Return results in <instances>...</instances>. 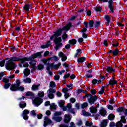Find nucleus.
<instances>
[{"instance_id":"obj_35","label":"nucleus","mask_w":127,"mask_h":127,"mask_svg":"<svg viewBox=\"0 0 127 127\" xmlns=\"http://www.w3.org/2000/svg\"><path fill=\"white\" fill-rule=\"evenodd\" d=\"M108 126V122L106 120H104L103 122L101 123L100 127H106Z\"/></svg>"},{"instance_id":"obj_15","label":"nucleus","mask_w":127,"mask_h":127,"mask_svg":"<svg viewBox=\"0 0 127 127\" xmlns=\"http://www.w3.org/2000/svg\"><path fill=\"white\" fill-rule=\"evenodd\" d=\"M104 69H106L107 72L108 73H112V72H116V69L113 68V67H111L110 66H107L104 68Z\"/></svg>"},{"instance_id":"obj_26","label":"nucleus","mask_w":127,"mask_h":127,"mask_svg":"<svg viewBox=\"0 0 127 127\" xmlns=\"http://www.w3.org/2000/svg\"><path fill=\"white\" fill-rule=\"evenodd\" d=\"M86 60V58L85 57H82L77 59L78 63H83V62H85Z\"/></svg>"},{"instance_id":"obj_57","label":"nucleus","mask_w":127,"mask_h":127,"mask_svg":"<svg viewBox=\"0 0 127 127\" xmlns=\"http://www.w3.org/2000/svg\"><path fill=\"white\" fill-rule=\"evenodd\" d=\"M62 115V112H56L55 113V117H58V116H61Z\"/></svg>"},{"instance_id":"obj_25","label":"nucleus","mask_w":127,"mask_h":127,"mask_svg":"<svg viewBox=\"0 0 127 127\" xmlns=\"http://www.w3.org/2000/svg\"><path fill=\"white\" fill-rule=\"evenodd\" d=\"M113 55L114 57H116V56H118L119 55V53H120V51L119 49L117 48L114 50L113 51Z\"/></svg>"},{"instance_id":"obj_16","label":"nucleus","mask_w":127,"mask_h":127,"mask_svg":"<svg viewBox=\"0 0 127 127\" xmlns=\"http://www.w3.org/2000/svg\"><path fill=\"white\" fill-rule=\"evenodd\" d=\"M104 19H105V20L107 21L106 25H110V23L111 22V18L110 15L108 14L105 15Z\"/></svg>"},{"instance_id":"obj_54","label":"nucleus","mask_w":127,"mask_h":127,"mask_svg":"<svg viewBox=\"0 0 127 127\" xmlns=\"http://www.w3.org/2000/svg\"><path fill=\"white\" fill-rule=\"evenodd\" d=\"M51 110H56V105L55 104H53L52 105L50 106Z\"/></svg>"},{"instance_id":"obj_32","label":"nucleus","mask_w":127,"mask_h":127,"mask_svg":"<svg viewBox=\"0 0 127 127\" xmlns=\"http://www.w3.org/2000/svg\"><path fill=\"white\" fill-rule=\"evenodd\" d=\"M43 97H44V92L43 91H40L38 93V97L42 99V98H43Z\"/></svg>"},{"instance_id":"obj_9","label":"nucleus","mask_w":127,"mask_h":127,"mask_svg":"<svg viewBox=\"0 0 127 127\" xmlns=\"http://www.w3.org/2000/svg\"><path fill=\"white\" fill-rule=\"evenodd\" d=\"M98 100V96L97 95L92 96L88 99V103L90 105L95 104V102Z\"/></svg>"},{"instance_id":"obj_51","label":"nucleus","mask_w":127,"mask_h":127,"mask_svg":"<svg viewBox=\"0 0 127 127\" xmlns=\"http://www.w3.org/2000/svg\"><path fill=\"white\" fill-rule=\"evenodd\" d=\"M68 91H69V89H68L67 88V87H65V88H63L62 92L63 93H64V94H66V93H68Z\"/></svg>"},{"instance_id":"obj_30","label":"nucleus","mask_w":127,"mask_h":127,"mask_svg":"<svg viewBox=\"0 0 127 127\" xmlns=\"http://www.w3.org/2000/svg\"><path fill=\"white\" fill-rule=\"evenodd\" d=\"M108 118L109 121H114V120H115V118H116V116L115 115L111 113L108 116Z\"/></svg>"},{"instance_id":"obj_37","label":"nucleus","mask_w":127,"mask_h":127,"mask_svg":"<svg viewBox=\"0 0 127 127\" xmlns=\"http://www.w3.org/2000/svg\"><path fill=\"white\" fill-rule=\"evenodd\" d=\"M101 25V21H96L94 24L95 28L98 29V27Z\"/></svg>"},{"instance_id":"obj_20","label":"nucleus","mask_w":127,"mask_h":127,"mask_svg":"<svg viewBox=\"0 0 127 127\" xmlns=\"http://www.w3.org/2000/svg\"><path fill=\"white\" fill-rule=\"evenodd\" d=\"M67 121L70 122V121H71V117H70V116L68 115H65L64 119V124H68V122H67Z\"/></svg>"},{"instance_id":"obj_59","label":"nucleus","mask_w":127,"mask_h":127,"mask_svg":"<svg viewBox=\"0 0 127 127\" xmlns=\"http://www.w3.org/2000/svg\"><path fill=\"white\" fill-rule=\"evenodd\" d=\"M66 60H67V56L65 55L62 57V61L63 62H65V61H66Z\"/></svg>"},{"instance_id":"obj_43","label":"nucleus","mask_w":127,"mask_h":127,"mask_svg":"<svg viewBox=\"0 0 127 127\" xmlns=\"http://www.w3.org/2000/svg\"><path fill=\"white\" fill-rule=\"evenodd\" d=\"M11 83H5L4 85V89H8V88H9V87H10V86H11Z\"/></svg>"},{"instance_id":"obj_2","label":"nucleus","mask_w":127,"mask_h":127,"mask_svg":"<svg viewBox=\"0 0 127 127\" xmlns=\"http://www.w3.org/2000/svg\"><path fill=\"white\" fill-rule=\"evenodd\" d=\"M15 59H16V57H12L10 58V60H8L5 64V67L6 70L11 71V70L15 69V67H16V64H14V63L16 62V60Z\"/></svg>"},{"instance_id":"obj_24","label":"nucleus","mask_w":127,"mask_h":127,"mask_svg":"<svg viewBox=\"0 0 127 127\" xmlns=\"http://www.w3.org/2000/svg\"><path fill=\"white\" fill-rule=\"evenodd\" d=\"M26 97H31L32 98H34L35 95L33 92L30 91H27L26 92L25 94Z\"/></svg>"},{"instance_id":"obj_45","label":"nucleus","mask_w":127,"mask_h":127,"mask_svg":"<svg viewBox=\"0 0 127 127\" xmlns=\"http://www.w3.org/2000/svg\"><path fill=\"white\" fill-rule=\"evenodd\" d=\"M24 82L25 83H28V84H30V83H31V79H30V78L27 77L24 80Z\"/></svg>"},{"instance_id":"obj_19","label":"nucleus","mask_w":127,"mask_h":127,"mask_svg":"<svg viewBox=\"0 0 127 127\" xmlns=\"http://www.w3.org/2000/svg\"><path fill=\"white\" fill-rule=\"evenodd\" d=\"M54 64H55V63H48L47 65V71H49L50 69H52V68H54Z\"/></svg>"},{"instance_id":"obj_14","label":"nucleus","mask_w":127,"mask_h":127,"mask_svg":"<svg viewBox=\"0 0 127 127\" xmlns=\"http://www.w3.org/2000/svg\"><path fill=\"white\" fill-rule=\"evenodd\" d=\"M100 115L102 117H106V115H107V111L105 110L104 107H101V109L99 111Z\"/></svg>"},{"instance_id":"obj_44","label":"nucleus","mask_w":127,"mask_h":127,"mask_svg":"<svg viewBox=\"0 0 127 127\" xmlns=\"http://www.w3.org/2000/svg\"><path fill=\"white\" fill-rule=\"evenodd\" d=\"M64 41H67V38H68V35H62V37Z\"/></svg>"},{"instance_id":"obj_28","label":"nucleus","mask_w":127,"mask_h":127,"mask_svg":"<svg viewBox=\"0 0 127 127\" xmlns=\"http://www.w3.org/2000/svg\"><path fill=\"white\" fill-rule=\"evenodd\" d=\"M24 74L26 77H27L30 74V69L29 68H25L24 69Z\"/></svg>"},{"instance_id":"obj_48","label":"nucleus","mask_w":127,"mask_h":127,"mask_svg":"<svg viewBox=\"0 0 127 127\" xmlns=\"http://www.w3.org/2000/svg\"><path fill=\"white\" fill-rule=\"evenodd\" d=\"M82 114L84 117H89V116H90V113L87 112L85 110H82Z\"/></svg>"},{"instance_id":"obj_64","label":"nucleus","mask_w":127,"mask_h":127,"mask_svg":"<svg viewBox=\"0 0 127 127\" xmlns=\"http://www.w3.org/2000/svg\"><path fill=\"white\" fill-rule=\"evenodd\" d=\"M58 55H59V57H63L64 56V54L63 53V52H60L59 53V54H58Z\"/></svg>"},{"instance_id":"obj_1","label":"nucleus","mask_w":127,"mask_h":127,"mask_svg":"<svg viewBox=\"0 0 127 127\" xmlns=\"http://www.w3.org/2000/svg\"><path fill=\"white\" fill-rule=\"evenodd\" d=\"M73 25L72 23L69 22L68 24L64 26L62 28H58L55 32H54V34L52 35L50 37V40H53L54 37H59L62 35L63 31L68 32V30H70L71 27H72Z\"/></svg>"},{"instance_id":"obj_38","label":"nucleus","mask_w":127,"mask_h":127,"mask_svg":"<svg viewBox=\"0 0 127 127\" xmlns=\"http://www.w3.org/2000/svg\"><path fill=\"white\" fill-rule=\"evenodd\" d=\"M65 105V101L64 100H61V101L59 103V106L60 108H63Z\"/></svg>"},{"instance_id":"obj_55","label":"nucleus","mask_w":127,"mask_h":127,"mask_svg":"<svg viewBox=\"0 0 127 127\" xmlns=\"http://www.w3.org/2000/svg\"><path fill=\"white\" fill-rule=\"evenodd\" d=\"M60 66H61V63H59L57 64H54V69H56V68H58Z\"/></svg>"},{"instance_id":"obj_27","label":"nucleus","mask_w":127,"mask_h":127,"mask_svg":"<svg viewBox=\"0 0 127 127\" xmlns=\"http://www.w3.org/2000/svg\"><path fill=\"white\" fill-rule=\"evenodd\" d=\"M69 44H70L71 45H75L76 43H77V40L75 39H72L71 40H69L68 41Z\"/></svg>"},{"instance_id":"obj_18","label":"nucleus","mask_w":127,"mask_h":127,"mask_svg":"<svg viewBox=\"0 0 127 127\" xmlns=\"http://www.w3.org/2000/svg\"><path fill=\"white\" fill-rule=\"evenodd\" d=\"M89 110L91 114H96V113H97L98 111V108L93 106L90 107Z\"/></svg>"},{"instance_id":"obj_63","label":"nucleus","mask_w":127,"mask_h":127,"mask_svg":"<svg viewBox=\"0 0 127 127\" xmlns=\"http://www.w3.org/2000/svg\"><path fill=\"white\" fill-rule=\"evenodd\" d=\"M80 32L81 33H85V32H87V28H83V29L80 30Z\"/></svg>"},{"instance_id":"obj_56","label":"nucleus","mask_w":127,"mask_h":127,"mask_svg":"<svg viewBox=\"0 0 127 127\" xmlns=\"http://www.w3.org/2000/svg\"><path fill=\"white\" fill-rule=\"evenodd\" d=\"M48 97L49 99H54V94L53 93H49Z\"/></svg>"},{"instance_id":"obj_8","label":"nucleus","mask_w":127,"mask_h":127,"mask_svg":"<svg viewBox=\"0 0 127 127\" xmlns=\"http://www.w3.org/2000/svg\"><path fill=\"white\" fill-rule=\"evenodd\" d=\"M29 110L27 109H25L23 111L22 114V117L25 121H27L29 119V117L27 115H29Z\"/></svg>"},{"instance_id":"obj_40","label":"nucleus","mask_w":127,"mask_h":127,"mask_svg":"<svg viewBox=\"0 0 127 127\" xmlns=\"http://www.w3.org/2000/svg\"><path fill=\"white\" fill-rule=\"evenodd\" d=\"M50 86L51 88H55L56 87V83H55V82L52 81L50 82Z\"/></svg>"},{"instance_id":"obj_46","label":"nucleus","mask_w":127,"mask_h":127,"mask_svg":"<svg viewBox=\"0 0 127 127\" xmlns=\"http://www.w3.org/2000/svg\"><path fill=\"white\" fill-rule=\"evenodd\" d=\"M104 92H105V87L102 86L101 91H99L98 94L99 95H103V94H104Z\"/></svg>"},{"instance_id":"obj_10","label":"nucleus","mask_w":127,"mask_h":127,"mask_svg":"<svg viewBox=\"0 0 127 127\" xmlns=\"http://www.w3.org/2000/svg\"><path fill=\"white\" fill-rule=\"evenodd\" d=\"M116 111L118 113H123V112H124V117L127 116V109L125 108L124 107H119L116 109Z\"/></svg>"},{"instance_id":"obj_42","label":"nucleus","mask_w":127,"mask_h":127,"mask_svg":"<svg viewBox=\"0 0 127 127\" xmlns=\"http://www.w3.org/2000/svg\"><path fill=\"white\" fill-rule=\"evenodd\" d=\"M41 62L43 63L44 65H47V64H48V60L44 58L43 59L41 60Z\"/></svg>"},{"instance_id":"obj_49","label":"nucleus","mask_w":127,"mask_h":127,"mask_svg":"<svg viewBox=\"0 0 127 127\" xmlns=\"http://www.w3.org/2000/svg\"><path fill=\"white\" fill-rule=\"evenodd\" d=\"M56 92V90L55 89L50 88L49 90V94H54Z\"/></svg>"},{"instance_id":"obj_33","label":"nucleus","mask_w":127,"mask_h":127,"mask_svg":"<svg viewBox=\"0 0 127 127\" xmlns=\"http://www.w3.org/2000/svg\"><path fill=\"white\" fill-rule=\"evenodd\" d=\"M40 86V84H34L32 85V89L33 90V91H36L37 90H38V87Z\"/></svg>"},{"instance_id":"obj_12","label":"nucleus","mask_w":127,"mask_h":127,"mask_svg":"<svg viewBox=\"0 0 127 127\" xmlns=\"http://www.w3.org/2000/svg\"><path fill=\"white\" fill-rule=\"evenodd\" d=\"M107 2H108V8L114 13V0H109Z\"/></svg>"},{"instance_id":"obj_58","label":"nucleus","mask_w":127,"mask_h":127,"mask_svg":"<svg viewBox=\"0 0 127 127\" xmlns=\"http://www.w3.org/2000/svg\"><path fill=\"white\" fill-rule=\"evenodd\" d=\"M3 82L5 84H6V83H9V79H8V78H3Z\"/></svg>"},{"instance_id":"obj_6","label":"nucleus","mask_w":127,"mask_h":127,"mask_svg":"<svg viewBox=\"0 0 127 127\" xmlns=\"http://www.w3.org/2000/svg\"><path fill=\"white\" fill-rule=\"evenodd\" d=\"M33 104L36 106V107H39L41 104L43 103V99L40 98V97H35L33 101Z\"/></svg>"},{"instance_id":"obj_3","label":"nucleus","mask_w":127,"mask_h":127,"mask_svg":"<svg viewBox=\"0 0 127 127\" xmlns=\"http://www.w3.org/2000/svg\"><path fill=\"white\" fill-rule=\"evenodd\" d=\"M16 84H12L10 87V91L12 92H16V91H20V92L24 91V87L20 86V80L18 79L16 81Z\"/></svg>"},{"instance_id":"obj_31","label":"nucleus","mask_w":127,"mask_h":127,"mask_svg":"<svg viewBox=\"0 0 127 127\" xmlns=\"http://www.w3.org/2000/svg\"><path fill=\"white\" fill-rule=\"evenodd\" d=\"M94 9L95 11L101 12V10H103V8L101 6L94 7Z\"/></svg>"},{"instance_id":"obj_21","label":"nucleus","mask_w":127,"mask_h":127,"mask_svg":"<svg viewBox=\"0 0 127 127\" xmlns=\"http://www.w3.org/2000/svg\"><path fill=\"white\" fill-rule=\"evenodd\" d=\"M19 107L20 109H24L26 107V102L25 101H21L19 104Z\"/></svg>"},{"instance_id":"obj_11","label":"nucleus","mask_w":127,"mask_h":127,"mask_svg":"<svg viewBox=\"0 0 127 127\" xmlns=\"http://www.w3.org/2000/svg\"><path fill=\"white\" fill-rule=\"evenodd\" d=\"M27 57H23L22 56H19V57H16V59H15L16 61H20L22 64H24L26 61Z\"/></svg>"},{"instance_id":"obj_53","label":"nucleus","mask_w":127,"mask_h":127,"mask_svg":"<svg viewBox=\"0 0 127 127\" xmlns=\"http://www.w3.org/2000/svg\"><path fill=\"white\" fill-rule=\"evenodd\" d=\"M43 117V115H42V114L41 113L38 114L37 116V118L38 120H41Z\"/></svg>"},{"instance_id":"obj_41","label":"nucleus","mask_w":127,"mask_h":127,"mask_svg":"<svg viewBox=\"0 0 127 127\" xmlns=\"http://www.w3.org/2000/svg\"><path fill=\"white\" fill-rule=\"evenodd\" d=\"M81 106V109H85L87 108L88 106H89V104L87 102H84L83 104H82Z\"/></svg>"},{"instance_id":"obj_39","label":"nucleus","mask_w":127,"mask_h":127,"mask_svg":"<svg viewBox=\"0 0 127 127\" xmlns=\"http://www.w3.org/2000/svg\"><path fill=\"white\" fill-rule=\"evenodd\" d=\"M38 70H43L44 69V65L42 64H39L37 66Z\"/></svg>"},{"instance_id":"obj_7","label":"nucleus","mask_w":127,"mask_h":127,"mask_svg":"<svg viewBox=\"0 0 127 127\" xmlns=\"http://www.w3.org/2000/svg\"><path fill=\"white\" fill-rule=\"evenodd\" d=\"M121 121H119L116 123L117 127H123V124H127V119H126V116H121Z\"/></svg>"},{"instance_id":"obj_22","label":"nucleus","mask_w":127,"mask_h":127,"mask_svg":"<svg viewBox=\"0 0 127 127\" xmlns=\"http://www.w3.org/2000/svg\"><path fill=\"white\" fill-rule=\"evenodd\" d=\"M81 54H82V50L81 49H78L76 50V53L74 55V58H77L78 56H80Z\"/></svg>"},{"instance_id":"obj_4","label":"nucleus","mask_w":127,"mask_h":127,"mask_svg":"<svg viewBox=\"0 0 127 127\" xmlns=\"http://www.w3.org/2000/svg\"><path fill=\"white\" fill-rule=\"evenodd\" d=\"M55 39L54 40V44L56 45L55 47V49L56 51H57L60 48V47H62V38L61 37H55Z\"/></svg>"},{"instance_id":"obj_36","label":"nucleus","mask_w":127,"mask_h":127,"mask_svg":"<svg viewBox=\"0 0 127 127\" xmlns=\"http://www.w3.org/2000/svg\"><path fill=\"white\" fill-rule=\"evenodd\" d=\"M112 42H113L112 46L114 48L118 47V46H119V45L120 44V43H119L118 41H116V40H115V42L113 41Z\"/></svg>"},{"instance_id":"obj_23","label":"nucleus","mask_w":127,"mask_h":127,"mask_svg":"<svg viewBox=\"0 0 127 127\" xmlns=\"http://www.w3.org/2000/svg\"><path fill=\"white\" fill-rule=\"evenodd\" d=\"M118 84V81L116 80H111L108 83H107V85H111V86H114V85H117Z\"/></svg>"},{"instance_id":"obj_29","label":"nucleus","mask_w":127,"mask_h":127,"mask_svg":"<svg viewBox=\"0 0 127 127\" xmlns=\"http://www.w3.org/2000/svg\"><path fill=\"white\" fill-rule=\"evenodd\" d=\"M54 120L57 122V123H60L61 121L63 120L62 117H54Z\"/></svg>"},{"instance_id":"obj_62","label":"nucleus","mask_w":127,"mask_h":127,"mask_svg":"<svg viewBox=\"0 0 127 127\" xmlns=\"http://www.w3.org/2000/svg\"><path fill=\"white\" fill-rule=\"evenodd\" d=\"M90 93L92 95H96L97 91L95 89H92L90 90Z\"/></svg>"},{"instance_id":"obj_5","label":"nucleus","mask_w":127,"mask_h":127,"mask_svg":"<svg viewBox=\"0 0 127 127\" xmlns=\"http://www.w3.org/2000/svg\"><path fill=\"white\" fill-rule=\"evenodd\" d=\"M42 53H43V52H38L34 53V54H32L28 58H27V60H26L27 61H32L33 59H35L36 58H41V57H42Z\"/></svg>"},{"instance_id":"obj_60","label":"nucleus","mask_w":127,"mask_h":127,"mask_svg":"<svg viewBox=\"0 0 127 127\" xmlns=\"http://www.w3.org/2000/svg\"><path fill=\"white\" fill-rule=\"evenodd\" d=\"M59 79H60V75H55L54 80H55V81H58Z\"/></svg>"},{"instance_id":"obj_17","label":"nucleus","mask_w":127,"mask_h":127,"mask_svg":"<svg viewBox=\"0 0 127 127\" xmlns=\"http://www.w3.org/2000/svg\"><path fill=\"white\" fill-rule=\"evenodd\" d=\"M50 45H51V41H48L46 45H41V48H42V49H45V48H48Z\"/></svg>"},{"instance_id":"obj_61","label":"nucleus","mask_w":127,"mask_h":127,"mask_svg":"<svg viewBox=\"0 0 127 127\" xmlns=\"http://www.w3.org/2000/svg\"><path fill=\"white\" fill-rule=\"evenodd\" d=\"M98 83V79H94L92 81V83L93 85H96Z\"/></svg>"},{"instance_id":"obj_52","label":"nucleus","mask_w":127,"mask_h":127,"mask_svg":"<svg viewBox=\"0 0 127 127\" xmlns=\"http://www.w3.org/2000/svg\"><path fill=\"white\" fill-rule=\"evenodd\" d=\"M5 64V60H2L0 62V67H3Z\"/></svg>"},{"instance_id":"obj_34","label":"nucleus","mask_w":127,"mask_h":127,"mask_svg":"<svg viewBox=\"0 0 127 127\" xmlns=\"http://www.w3.org/2000/svg\"><path fill=\"white\" fill-rule=\"evenodd\" d=\"M94 27V20H91L88 22V27L93 28Z\"/></svg>"},{"instance_id":"obj_50","label":"nucleus","mask_w":127,"mask_h":127,"mask_svg":"<svg viewBox=\"0 0 127 127\" xmlns=\"http://www.w3.org/2000/svg\"><path fill=\"white\" fill-rule=\"evenodd\" d=\"M44 120L45 122H48V124H51L52 123V121L51 120L49 119V118L47 117H45Z\"/></svg>"},{"instance_id":"obj_47","label":"nucleus","mask_w":127,"mask_h":127,"mask_svg":"<svg viewBox=\"0 0 127 127\" xmlns=\"http://www.w3.org/2000/svg\"><path fill=\"white\" fill-rule=\"evenodd\" d=\"M92 125H93V122H90V121H86L85 123V126L86 127H92Z\"/></svg>"},{"instance_id":"obj_13","label":"nucleus","mask_w":127,"mask_h":127,"mask_svg":"<svg viewBox=\"0 0 127 127\" xmlns=\"http://www.w3.org/2000/svg\"><path fill=\"white\" fill-rule=\"evenodd\" d=\"M23 8L26 11H29V9L32 8V4L26 3L23 7Z\"/></svg>"}]
</instances>
